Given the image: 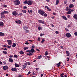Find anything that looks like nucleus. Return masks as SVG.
I'll list each match as a JSON object with an SVG mask.
<instances>
[{"label": "nucleus", "instance_id": "1", "mask_svg": "<svg viewBox=\"0 0 77 77\" xmlns=\"http://www.w3.org/2000/svg\"><path fill=\"white\" fill-rule=\"evenodd\" d=\"M9 13V12L8 11H2L1 13V17H0L1 18H5V14H8Z\"/></svg>", "mask_w": 77, "mask_h": 77}, {"label": "nucleus", "instance_id": "2", "mask_svg": "<svg viewBox=\"0 0 77 77\" xmlns=\"http://www.w3.org/2000/svg\"><path fill=\"white\" fill-rule=\"evenodd\" d=\"M33 2V1H31L30 0L27 1L26 0L24 2V4H27L28 5H32Z\"/></svg>", "mask_w": 77, "mask_h": 77}, {"label": "nucleus", "instance_id": "3", "mask_svg": "<svg viewBox=\"0 0 77 77\" xmlns=\"http://www.w3.org/2000/svg\"><path fill=\"white\" fill-rule=\"evenodd\" d=\"M14 2L15 5H19L21 3V2L19 0H15L14 1Z\"/></svg>", "mask_w": 77, "mask_h": 77}, {"label": "nucleus", "instance_id": "4", "mask_svg": "<svg viewBox=\"0 0 77 77\" xmlns=\"http://www.w3.org/2000/svg\"><path fill=\"white\" fill-rule=\"evenodd\" d=\"M38 14H39L43 16L44 14H45V11H42L41 10H40L38 11Z\"/></svg>", "mask_w": 77, "mask_h": 77}, {"label": "nucleus", "instance_id": "5", "mask_svg": "<svg viewBox=\"0 0 77 77\" xmlns=\"http://www.w3.org/2000/svg\"><path fill=\"white\" fill-rule=\"evenodd\" d=\"M67 37V38H70L71 36V35L69 32H68L66 33L65 35Z\"/></svg>", "mask_w": 77, "mask_h": 77}, {"label": "nucleus", "instance_id": "6", "mask_svg": "<svg viewBox=\"0 0 77 77\" xmlns=\"http://www.w3.org/2000/svg\"><path fill=\"white\" fill-rule=\"evenodd\" d=\"M12 14L14 16H17L18 15V13L16 11L13 12Z\"/></svg>", "mask_w": 77, "mask_h": 77}, {"label": "nucleus", "instance_id": "7", "mask_svg": "<svg viewBox=\"0 0 77 77\" xmlns=\"http://www.w3.org/2000/svg\"><path fill=\"white\" fill-rule=\"evenodd\" d=\"M7 42H8V45H11L12 44V40H8Z\"/></svg>", "mask_w": 77, "mask_h": 77}, {"label": "nucleus", "instance_id": "8", "mask_svg": "<svg viewBox=\"0 0 77 77\" xmlns=\"http://www.w3.org/2000/svg\"><path fill=\"white\" fill-rule=\"evenodd\" d=\"M27 63H26L23 66V69H25L27 68Z\"/></svg>", "mask_w": 77, "mask_h": 77}, {"label": "nucleus", "instance_id": "9", "mask_svg": "<svg viewBox=\"0 0 77 77\" xmlns=\"http://www.w3.org/2000/svg\"><path fill=\"white\" fill-rule=\"evenodd\" d=\"M12 71H13V72H16V71H17V69H16V68H13L11 69Z\"/></svg>", "mask_w": 77, "mask_h": 77}, {"label": "nucleus", "instance_id": "10", "mask_svg": "<svg viewBox=\"0 0 77 77\" xmlns=\"http://www.w3.org/2000/svg\"><path fill=\"white\" fill-rule=\"evenodd\" d=\"M9 68V67L7 66H5L3 67V69L4 70H6Z\"/></svg>", "mask_w": 77, "mask_h": 77}, {"label": "nucleus", "instance_id": "11", "mask_svg": "<svg viewBox=\"0 0 77 77\" xmlns=\"http://www.w3.org/2000/svg\"><path fill=\"white\" fill-rule=\"evenodd\" d=\"M38 21L39 23H41V24H44V21L41 20H38Z\"/></svg>", "mask_w": 77, "mask_h": 77}, {"label": "nucleus", "instance_id": "12", "mask_svg": "<svg viewBox=\"0 0 77 77\" xmlns=\"http://www.w3.org/2000/svg\"><path fill=\"white\" fill-rule=\"evenodd\" d=\"M15 22L16 23H17V24H21V21L20 20L16 21H15Z\"/></svg>", "mask_w": 77, "mask_h": 77}, {"label": "nucleus", "instance_id": "13", "mask_svg": "<svg viewBox=\"0 0 77 77\" xmlns=\"http://www.w3.org/2000/svg\"><path fill=\"white\" fill-rule=\"evenodd\" d=\"M31 53H35V50L33 48H32L30 50Z\"/></svg>", "mask_w": 77, "mask_h": 77}, {"label": "nucleus", "instance_id": "14", "mask_svg": "<svg viewBox=\"0 0 77 77\" xmlns=\"http://www.w3.org/2000/svg\"><path fill=\"white\" fill-rule=\"evenodd\" d=\"M0 26H4V23L3 22H0Z\"/></svg>", "mask_w": 77, "mask_h": 77}, {"label": "nucleus", "instance_id": "15", "mask_svg": "<svg viewBox=\"0 0 77 77\" xmlns=\"http://www.w3.org/2000/svg\"><path fill=\"white\" fill-rule=\"evenodd\" d=\"M74 6V5H73L72 4H71L69 5V8H73Z\"/></svg>", "mask_w": 77, "mask_h": 77}, {"label": "nucleus", "instance_id": "16", "mask_svg": "<svg viewBox=\"0 0 77 77\" xmlns=\"http://www.w3.org/2000/svg\"><path fill=\"white\" fill-rule=\"evenodd\" d=\"M62 17L63 18V19H64V20H68V19H67L66 17L65 16H63Z\"/></svg>", "mask_w": 77, "mask_h": 77}, {"label": "nucleus", "instance_id": "17", "mask_svg": "<svg viewBox=\"0 0 77 77\" xmlns=\"http://www.w3.org/2000/svg\"><path fill=\"white\" fill-rule=\"evenodd\" d=\"M66 54H67V56H69V52L68 51H66Z\"/></svg>", "mask_w": 77, "mask_h": 77}, {"label": "nucleus", "instance_id": "18", "mask_svg": "<svg viewBox=\"0 0 77 77\" xmlns=\"http://www.w3.org/2000/svg\"><path fill=\"white\" fill-rule=\"evenodd\" d=\"M5 35V34L3 32H0V36H4Z\"/></svg>", "mask_w": 77, "mask_h": 77}, {"label": "nucleus", "instance_id": "19", "mask_svg": "<svg viewBox=\"0 0 77 77\" xmlns=\"http://www.w3.org/2000/svg\"><path fill=\"white\" fill-rule=\"evenodd\" d=\"M21 12H23V13L25 14L27 12V11L24 10H22Z\"/></svg>", "mask_w": 77, "mask_h": 77}, {"label": "nucleus", "instance_id": "20", "mask_svg": "<svg viewBox=\"0 0 77 77\" xmlns=\"http://www.w3.org/2000/svg\"><path fill=\"white\" fill-rule=\"evenodd\" d=\"M60 64H61V63H60V62H59V63L56 64V65L57 66V67H59V66H60Z\"/></svg>", "mask_w": 77, "mask_h": 77}, {"label": "nucleus", "instance_id": "21", "mask_svg": "<svg viewBox=\"0 0 77 77\" xmlns=\"http://www.w3.org/2000/svg\"><path fill=\"white\" fill-rule=\"evenodd\" d=\"M9 62H14V60L12 58H9Z\"/></svg>", "mask_w": 77, "mask_h": 77}, {"label": "nucleus", "instance_id": "22", "mask_svg": "<svg viewBox=\"0 0 77 77\" xmlns=\"http://www.w3.org/2000/svg\"><path fill=\"white\" fill-rule=\"evenodd\" d=\"M66 14H71V11L70 10H69L68 12H66Z\"/></svg>", "mask_w": 77, "mask_h": 77}, {"label": "nucleus", "instance_id": "23", "mask_svg": "<svg viewBox=\"0 0 77 77\" xmlns=\"http://www.w3.org/2000/svg\"><path fill=\"white\" fill-rule=\"evenodd\" d=\"M77 14H75L73 16V17L75 19L77 18Z\"/></svg>", "mask_w": 77, "mask_h": 77}, {"label": "nucleus", "instance_id": "24", "mask_svg": "<svg viewBox=\"0 0 77 77\" xmlns=\"http://www.w3.org/2000/svg\"><path fill=\"white\" fill-rule=\"evenodd\" d=\"M42 56L40 55V56L38 57L36 59H40L42 58Z\"/></svg>", "mask_w": 77, "mask_h": 77}, {"label": "nucleus", "instance_id": "25", "mask_svg": "<svg viewBox=\"0 0 77 77\" xmlns=\"http://www.w3.org/2000/svg\"><path fill=\"white\" fill-rule=\"evenodd\" d=\"M23 29H24V30H26V29H28L29 28H28L27 26H24L23 27Z\"/></svg>", "mask_w": 77, "mask_h": 77}, {"label": "nucleus", "instance_id": "26", "mask_svg": "<svg viewBox=\"0 0 77 77\" xmlns=\"http://www.w3.org/2000/svg\"><path fill=\"white\" fill-rule=\"evenodd\" d=\"M2 52L3 53H4V54H8V53L7 52V51H3Z\"/></svg>", "mask_w": 77, "mask_h": 77}, {"label": "nucleus", "instance_id": "27", "mask_svg": "<svg viewBox=\"0 0 77 77\" xmlns=\"http://www.w3.org/2000/svg\"><path fill=\"white\" fill-rule=\"evenodd\" d=\"M15 66L16 67H20V66L18 64L15 63Z\"/></svg>", "mask_w": 77, "mask_h": 77}, {"label": "nucleus", "instance_id": "28", "mask_svg": "<svg viewBox=\"0 0 77 77\" xmlns=\"http://www.w3.org/2000/svg\"><path fill=\"white\" fill-rule=\"evenodd\" d=\"M12 46L13 47H15L16 46V44L14 43L13 44V45H12Z\"/></svg>", "mask_w": 77, "mask_h": 77}, {"label": "nucleus", "instance_id": "29", "mask_svg": "<svg viewBox=\"0 0 77 77\" xmlns=\"http://www.w3.org/2000/svg\"><path fill=\"white\" fill-rule=\"evenodd\" d=\"M63 75H64V73H62L60 75V76L61 77H64V76H63Z\"/></svg>", "mask_w": 77, "mask_h": 77}, {"label": "nucleus", "instance_id": "30", "mask_svg": "<svg viewBox=\"0 0 77 77\" xmlns=\"http://www.w3.org/2000/svg\"><path fill=\"white\" fill-rule=\"evenodd\" d=\"M19 53L20 54H23L24 53V52L23 51H20L19 52Z\"/></svg>", "mask_w": 77, "mask_h": 77}, {"label": "nucleus", "instance_id": "31", "mask_svg": "<svg viewBox=\"0 0 77 77\" xmlns=\"http://www.w3.org/2000/svg\"><path fill=\"white\" fill-rule=\"evenodd\" d=\"M28 49H29L28 47H25L23 48V50H28Z\"/></svg>", "mask_w": 77, "mask_h": 77}, {"label": "nucleus", "instance_id": "32", "mask_svg": "<svg viewBox=\"0 0 77 77\" xmlns=\"http://www.w3.org/2000/svg\"><path fill=\"white\" fill-rule=\"evenodd\" d=\"M59 0H57L56 1V5H57L59 4Z\"/></svg>", "mask_w": 77, "mask_h": 77}, {"label": "nucleus", "instance_id": "33", "mask_svg": "<svg viewBox=\"0 0 77 77\" xmlns=\"http://www.w3.org/2000/svg\"><path fill=\"white\" fill-rule=\"evenodd\" d=\"M45 41V40L44 39V38H43L42 39V41H41L42 43H43V42H44Z\"/></svg>", "mask_w": 77, "mask_h": 77}, {"label": "nucleus", "instance_id": "34", "mask_svg": "<svg viewBox=\"0 0 77 77\" xmlns=\"http://www.w3.org/2000/svg\"><path fill=\"white\" fill-rule=\"evenodd\" d=\"M48 51H46V52L45 53V56H47V55H48Z\"/></svg>", "mask_w": 77, "mask_h": 77}, {"label": "nucleus", "instance_id": "35", "mask_svg": "<svg viewBox=\"0 0 77 77\" xmlns=\"http://www.w3.org/2000/svg\"><path fill=\"white\" fill-rule=\"evenodd\" d=\"M27 55L28 56H31V55H33V54L32 53H30L29 54H27Z\"/></svg>", "mask_w": 77, "mask_h": 77}, {"label": "nucleus", "instance_id": "36", "mask_svg": "<svg viewBox=\"0 0 77 77\" xmlns=\"http://www.w3.org/2000/svg\"><path fill=\"white\" fill-rule=\"evenodd\" d=\"M14 57H15L16 58H17V57H18V56L17 55H15L14 56Z\"/></svg>", "mask_w": 77, "mask_h": 77}, {"label": "nucleus", "instance_id": "37", "mask_svg": "<svg viewBox=\"0 0 77 77\" xmlns=\"http://www.w3.org/2000/svg\"><path fill=\"white\" fill-rule=\"evenodd\" d=\"M38 30H41V29H42V28H41V27L40 26H38Z\"/></svg>", "mask_w": 77, "mask_h": 77}, {"label": "nucleus", "instance_id": "38", "mask_svg": "<svg viewBox=\"0 0 77 77\" xmlns=\"http://www.w3.org/2000/svg\"><path fill=\"white\" fill-rule=\"evenodd\" d=\"M68 8H69V7H67L65 9V11H68Z\"/></svg>", "mask_w": 77, "mask_h": 77}, {"label": "nucleus", "instance_id": "39", "mask_svg": "<svg viewBox=\"0 0 77 77\" xmlns=\"http://www.w3.org/2000/svg\"><path fill=\"white\" fill-rule=\"evenodd\" d=\"M22 16L23 15V14L22 13H20L19 14H18V16Z\"/></svg>", "mask_w": 77, "mask_h": 77}, {"label": "nucleus", "instance_id": "40", "mask_svg": "<svg viewBox=\"0 0 77 77\" xmlns=\"http://www.w3.org/2000/svg\"><path fill=\"white\" fill-rule=\"evenodd\" d=\"M18 77H23V75L21 74H19L18 75Z\"/></svg>", "mask_w": 77, "mask_h": 77}, {"label": "nucleus", "instance_id": "41", "mask_svg": "<svg viewBox=\"0 0 77 77\" xmlns=\"http://www.w3.org/2000/svg\"><path fill=\"white\" fill-rule=\"evenodd\" d=\"M44 15V17H47V14L46 13Z\"/></svg>", "mask_w": 77, "mask_h": 77}, {"label": "nucleus", "instance_id": "42", "mask_svg": "<svg viewBox=\"0 0 77 77\" xmlns=\"http://www.w3.org/2000/svg\"><path fill=\"white\" fill-rule=\"evenodd\" d=\"M26 52H27L28 53H31L30 50L26 51Z\"/></svg>", "mask_w": 77, "mask_h": 77}, {"label": "nucleus", "instance_id": "43", "mask_svg": "<svg viewBox=\"0 0 77 77\" xmlns=\"http://www.w3.org/2000/svg\"><path fill=\"white\" fill-rule=\"evenodd\" d=\"M44 34H41V33L40 34V36H44Z\"/></svg>", "mask_w": 77, "mask_h": 77}, {"label": "nucleus", "instance_id": "44", "mask_svg": "<svg viewBox=\"0 0 77 77\" xmlns=\"http://www.w3.org/2000/svg\"><path fill=\"white\" fill-rule=\"evenodd\" d=\"M74 34L75 36H77V32H75L74 33Z\"/></svg>", "mask_w": 77, "mask_h": 77}, {"label": "nucleus", "instance_id": "45", "mask_svg": "<svg viewBox=\"0 0 77 77\" xmlns=\"http://www.w3.org/2000/svg\"><path fill=\"white\" fill-rule=\"evenodd\" d=\"M67 59H68L67 60V62H69V57H67Z\"/></svg>", "mask_w": 77, "mask_h": 77}, {"label": "nucleus", "instance_id": "46", "mask_svg": "<svg viewBox=\"0 0 77 77\" xmlns=\"http://www.w3.org/2000/svg\"><path fill=\"white\" fill-rule=\"evenodd\" d=\"M25 44H26V45H28L29 44V43H28V42H25Z\"/></svg>", "mask_w": 77, "mask_h": 77}, {"label": "nucleus", "instance_id": "47", "mask_svg": "<svg viewBox=\"0 0 77 77\" xmlns=\"http://www.w3.org/2000/svg\"><path fill=\"white\" fill-rule=\"evenodd\" d=\"M48 11H50L51 10V9H50L49 7L48 8Z\"/></svg>", "mask_w": 77, "mask_h": 77}, {"label": "nucleus", "instance_id": "48", "mask_svg": "<svg viewBox=\"0 0 77 77\" xmlns=\"http://www.w3.org/2000/svg\"><path fill=\"white\" fill-rule=\"evenodd\" d=\"M8 48H10L11 47V46L10 45V46H7Z\"/></svg>", "mask_w": 77, "mask_h": 77}, {"label": "nucleus", "instance_id": "49", "mask_svg": "<svg viewBox=\"0 0 77 77\" xmlns=\"http://www.w3.org/2000/svg\"><path fill=\"white\" fill-rule=\"evenodd\" d=\"M67 1H66V0H65L64 1V4H66V3H67Z\"/></svg>", "mask_w": 77, "mask_h": 77}, {"label": "nucleus", "instance_id": "50", "mask_svg": "<svg viewBox=\"0 0 77 77\" xmlns=\"http://www.w3.org/2000/svg\"><path fill=\"white\" fill-rule=\"evenodd\" d=\"M36 51H38L39 52H40V50H39L38 49L36 48Z\"/></svg>", "mask_w": 77, "mask_h": 77}, {"label": "nucleus", "instance_id": "51", "mask_svg": "<svg viewBox=\"0 0 77 77\" xmlns=\"http://www.w3.org/2000/svg\"><path fill=\"white\" fill-rule=\"evenodd\" d=\"M27 64L28 65H31V63H30V62H28Z\"/></svg>", "mask_w": 77, "mask_h": 77}, {"label": "nucleus", "instance_id": "52", "mask_svg": "<svg viewBox=\"0 0 77 77\" xmlns=\"http://www.w3.org/2000/svg\"><path fill=\"white\" fill-rule=\"evenodd\" d=\"M45 8H46L47 9H48V7L47 6H45Z\"/></svg>", "mask_w": 77, "mask_h": 77}, {"label": "nucleus", "instance_id": "53", "mask_svg": "<svg viewBox=\"0 0 77 77\" xmlns=\"http://www.w3.org/2000/svg\"><path fill=\"white\" fill-rule=\"evenodd\" d=\"M51 18H52V19H53V20H54V19L55 18V17L54 16V17H51Z\"/></svg>", "mask_w": 77, "mask_h": 77}, {"label": "nucleus", "instance_id": "54", "mask_svg": "<svg viewBox=\"0 0 77 77\" xmlns=\"http://www.w3.org/2000/svg\"><path fill=\"white\" fill-rule=\"evenodd\" d=\"M38 41H41V38H38Z\"/></svg>", "mask_w": 77, "mask_h": 77}, {"label": "nucleus", "instance_id": "55", "mask_svg": "<svg viewBox=\"0 0 77 77\" xmlns=\"http://www.w3.org/2000/svg\"><path fill=\"white\" fill-rule=\"evenodd\" d=\"M4 8H7V5H4Z\"/></svg>", "mask_w": 77, "mask_h": 77}, {"label": "nucleus", "instance_id": "56", "mask_svg": "<svg viewBox=\"0 0 77 77\" xmlns=\"http://www.w3.org/2000/svg\"><path fill=\"white\" fill-rule=\"evenodd\" d=\"M27 7L26 6H24L23 7V9H27Z\"/></svg>", "mask_w": 77, "mask_h": 77}, {"label": "nucleus", "instance_id": "57", "mask_svg": "<svg viewBox=\"0 0 77 77\" xmlns=\"http://www.w3.org/2000/svg\"><path fill=\"white\" fill-rule=\"evenodd\" d=\"M65 30H66V31H68V28H65Z\"/></svg>", "mask_w": 77, "mask_h": 77}, {"label": "nucleus", "instance_id": "58", "mask_svg": "<svg viewBox=\"0 0 77 77\" xmlns=\"http://www.w3.org/2000/svg\"><path fill=\"white\" fill-rule=\"evenodd\" d=\"M35 46H34V45H32V48H35Z\"/></svg>", "mask_w": 77, "mask_h": 77}, {"label": "nucleus", "instance_id": "59", "mask_svg": "<svg viewBox=\"0 0 77 77\" xmlns=\"http://www.w3.org/2000/svg\"><path fill=\"white\" fill-rule=\"evenodd\" d=\"M70 17L71 16H70V15H68L67 16V18H70Z\"/></svg>", "mask_w": 77, "mask_h": 77}, {"label": "nucleus", "instance_id": "60", "mask_svg": "<svg viewBox=\"0 0 77 77\" xmlns=\"http://www.w3.org/2000/svg\"><path fill=\"white\" fill-rule=\"evenodd\" d=\"M9 57H11V58H12V57H13V55H10L9 56Z\"/></svg>", "mask_w": 77, "mask_h": 77}, {"label": "nucleus", "instance_id": "61", "mask_svg": "<svg viewBox=\"0 0 77 77\" xmlns=\"http://www.w3.org/2000/svg\"><path fill=\"white\" fill-rule=\"evenodd\" d=\"M31 73V72H30V71H29L28 73V74L27 75H29V74H30V73Z\"/></svg>", "mask_w": 77, "mask_h": 77}, {"label": "nucleus", "instance_id": "62", "mask_svg": "<svg viewBox=\"0 0 77 77\" xmlns=\"http://www.w3.org/2000/svg\"><path fill=\"white\" fill-rule=\"evenodd\" d=\"M26 33H28V32H29V30H26Z\"/></svg>", "mask_w": 77, "mask_h": 77}, {"label": "nucleus", "instance_id": "63", "mask_svg": "<svg viewBox=\"0 0 77 77\" xmlns=\"http://www.w3.org/2000/svg\"><path fill=\"white\" fill-rule=\"evenodd\" d=\"M43 76H44V74H42L41 75V77H43Z\"/></svg>", "mask_w": 77, "mask_h": 77}, {"label": "nucleus", "instance_id": "64", "mask_svg": "<svg viewBox=\"0 0 77 77\" xmlns=\"http://www.w3.org/2000/svg\"><path fill=\"white\" fill-rule=\"evenodd\" d=\"M58 31H56L55 32V33H56V34H58Z\"/></svg>", "mask_w": 77, "mask_h": 77}]
</instances>
